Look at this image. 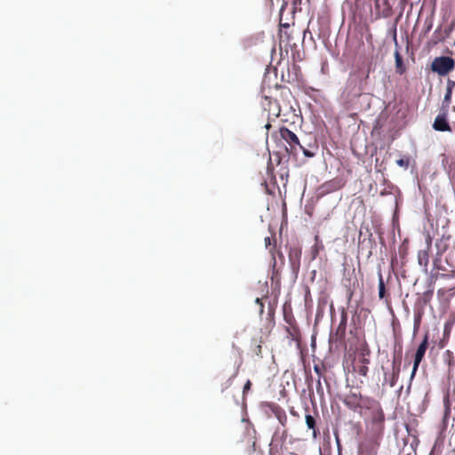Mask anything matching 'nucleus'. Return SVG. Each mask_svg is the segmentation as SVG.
Masks as SVG:
<instances>
[{"instance_id": "obj_1", "label": "nucleus", "mask_w": 455, "mask_h": 455, "mask_svg": "<svg viewBox=\"0 0 455 455\" xmlns=\"http://www.w3.org/2000/svg\"><path fill=\"white\" fill-rule=\"evenodd\" d=\"M272 140L276 144V148H279L278 153H282V150L288 156H296L299 152V147L300 142L298 136L287 127H281L279 130L272 134Z\"/></svg>"}, {"instance_id": "obj_2", "label": "nucleus", "mask_w": 455, "mask_h": 455, "mask_svg": "<svg viewBox=\"0 0 455 455\" xmlns=\"http://www.w3.org/2000/svg\"><path fill=\"white\" fill-rule=\"evenodd\" d=\"M373 397L363 395L360 392H349L345 395L343 403L354 412L363 413V409L368 405Z\"/></svg>"}, {"instance_id": "obj_3", "label": "nucleus", "mask_w": 455, "mask_h": 455, "mask_svg": "<svg viewBox=\"0 0 455 455\" xmlns=\"http://www.w3.org/2000/svg\"><path fill=\"white\" fill-rule=\"evenodd\" d=\"M365 409H372L373 413L371 415H367L366 411H363V414H360L363 417L364 423H385V413L381 407L380 403L373 398Z\"/></svg>"}, {"instance_id": "obj_4", "label": "nucleus", "mask_w": 455, "mask_h": 455, "mask_svg": "<svg viewBox=\"0 0 455 455\" xmlns=\"http://www.w3.org/2000/svg\"><path fill=\"white\" fill-rule=\"evenodd\" d=\"M427 346H428V334L427 333V334H425L423 340L418 347L415 355H414L413 367H412L411 374L410 377V384L408 386V390L411 388V381L413 380V379L416 375V372L419 369V366L425 356L426 351L427 349Z\"/></svg>"}, {"instance_id": "obj_5", "label": "nucleus", "mask_w": 455, "mask_h": 455, "mask_svg": "<svg viewBox=\"0 0 455 455\" xmlns=\"http://www.w3.org/2000/svg\"><path fill=\"white\" fill-rule=\"evenodd\" d=\"M240 366L241 362H235L228 373L225 372V369L219 372L217 378L221 381V391L228 389L232 385L233 380L239 372Z\"/></svg>"}, {"instance_id": "obj_6", "label": "nucleus", "mask_w": 455, "mask_h": 455, "mask_svg": "<svg viewBox=\"0 0 455 455\" xmlns=\"http://www.w3.org/2000/svg\"><path fill=\"white\" fill-rule=\"evenodd\" d=\"M370 349L366 347L361 349V357L355 362L353 366V370L359 376L363 378L368 377L369 364L371 363L369 356Z\"/></svg>"}, {"instance_id": "obj_7", "label": "nucleus", "mask_w": 455, "mask_h": 455, "mask_svg": "<svg viewBox=\"0 0 455 455\" xmlns=\"http://www.w3.org/2000/svg\"><path fill=\"white\" fill-rule=\"evenodd\" d=\"M381 440L364 436L358 445V455H378Z\"/></svg>"}, {"instance_id": "obj_8", "label": "nucleus", "mask_w": 455, "mask_h": 455, "mask_svg": "<svg viewBox=\"0 0 455 455\" xmlns=\"http://www.w3.org/2000/svg\"><path fill=\"white\" fill-rule=\"evenodd\" d=\"M454 60L451 57L435 58L432 63L433 71L439 75H446L454 68Z\"/></svg>"}, {"instance_id": "obj_9", "label": "nucleus", "mask_w": 455, "mask_h": 455, "mask_svg": "<svg viewBox=\"0 0 455 455\" xmlns=\"http://www.w3.org/2000/svg\"><path fill=\"white\" fill-rule=\"evenodd\" d=\"M346 184V181L340 177H335L330 180L323 183L319 188L318 192L320 196H325L327 194L333 193L341 189Z\"/></svg>"}, {"instance_id": "obj_10", "label": "nucleus", "mask_w": 455, "mask_h": 455, "mask_svg": "<svg viewBox=\"0 0 455 455\" xmlns=\"http://www.w3.org/2000/svg\"><path fill=\"white\" fill-rule=\"evenodd\" d=\"M364 436L382 440L385 430V423H364Z\"/></svg>"}, {"instance_id": "obj_11", "label": "nucleus", "mask_w": 455, "mask_h": 455, "mask_svg": "<svg viewBox=\"0 0 455 455\" xmlns=\"http://www.w3.org/2000/svg\"><path fill=\"white\" fill-rule=\"evenodd\" d=\"M347 315L343 314L339 324L337 327L335 333L331 336V339L335 342L344 343L346 329H347Z\"/></svg>"}, {"instance_id": "obj_12", "label": "nucleus", "mask_w": 455, "mask_h": 455, "mask_svg": "<svg viewBox=\"0 0 455 455\" xmlns=\"http://www.w3.org/2000/svg\"><path fill=\"white\" fill-rule=\"evenodd\" d=\"M433 127L435 130L440 132H451V130L445 116L443 115H438L435 117Z\"/></svg>"}, {"instance_id": "obj_13", "label": "nucleus", "mask_w": 455, "mask_h": 455, "mask_svg": "<svg viewBox=\"0 0 455 455\" xmlns=\"http://www.w3.org/2000/svg\"><path fill=\"white\" fill-rule=\"evenodd\" d=\"M430 246H431V239H430V237H428L427 249L426 250H420L418 252V261H419V264L420 266L424 267L425 268L427 267L428 262H429V249H430Z\"/></svg>"}, {"instance_id": "obj_14", "label": "nucleus", "mask_w": 455, "mask_h": 455, "mask_svg": "<svg viewBox=\"0 0 455 455\" xmlns=\"http://www.w3.org/2000/svg\"><path fill=\"white\" fill-rule=\"evenodd\" d=\"M399 376L400 372H398L397 370L391 371L390 372L385 371L384 382L382 385L384 386L385 384H388L390 387H394L398 381Z\"/></svg>"}, {"instance_id": "obj_15", "label": "nucleus", "mask_w": 455, "mask_h": 455, "mask_svg": "<svg viewBox=\"0 0 455 455\" xmlns=\"http://www.w3.org/2000/svg\"><path fill=\"white\" fill-rule=\"evenodd\" d=\"M271 411L274 413V415L275 416V418L277 419V420L279 421V423L283 427H285L287 420H288L285 411L278 405H272Z\"/></svg>"}, {"instance_id": "obj_16", "label": "nucleus", "mask_w": 455, "mask_h": 455, "mask_svg": "<svg viewBox=\"0 0 455 455\" xmlns=\"http://www.w3.org/2000/svg\"><path fill=\"white\" fill-rule=\"evenodd\" d=\"M306 424H307V427L308 429H312L313 437L316 438L319 435L320 432L316 427L315 419L312 415L307 414L306 415Z\"/></svg>"}, {"instance_id": "obj_17", "label": "nucleus", "mask_w": 455, "mask_h": 455, "mask_svg": "<svg viewBox=\"0 0 455 455\" xmlns=\"http://www.w3.org/2000/svg\"><path fill=\"white\" fill-rule=\"evenodd\" d=\"M301 256V251L299 248L293 247L289 251V259L292 266L299 265Z\"/></svg>"}, {"instance_id": "obj_18", "label": "nucleus", "mask_w": 455, "mask_h": 455, "mask_svg": "<svg viewBox=\"0 0 455 455\" xmlns=\"http://www.w3.org/2000/svg\"><path fill=\"white\" fill-rule=\"evenodd\" d=\"M286 331L291 340L299 341L300 338V331L297 324H291L286 327Z\"/></svg>"}, {"instance_id": "obj_19", "label": "nucleus", "mask_w": 455, "mask_h": 455, "mask_svg": "<svg viewBox=\"0 0 455 455\" xmlns=\"http://www.w3.org/2000/svg\"><path fill=\"white\" fill-rule=\"evenodd\" d=\"M269 253L271 254L272 256V260H273V268H275V266H276V259H275V256L277 255L279 259L281 260V263L282 265L284 264V256L283 254L282 251H277L276 250V247H275V243H274V245L269 249Z\"/></svg>"}, {"instance_id": "obj_20", "label": "nucleus", "mask_w": 455, "mask_h": 455, "mask_svg": "<svg viewBox=\"0 0 455 455\" xmlns=\"http://www.w3.org/2000/svg\"><path fill=\"white\" fill-rule=\"evenodd\" d=\"M395 60L396 72L400 75L403 74L405 72V66L403 61V57L397 50L395 52Z\"/></svg>"}, {"instance_id": "obj_21", "label": "nucleus", "mask_w": 455, "mask_h": 455, "mask_svg": "<svg viewBox=\"0 0 455 455\" xmlns=\"http://www.w3.org/2000/svg\"><path fill=\"white\" fill-rule=\"evenodd\" d=\"M379 298L380 299H386L387 302H388V296L386 292V287L384 279L381 273H379Z\"/></svg>"}, {"instance_id": "obj_22", "label": "nucleus", "mask_w": 455, "mask_h": 455, "mask_svg": "<svg viewBox=\"0 0 455 455\" xmlns=\"http://www.w3.org/2000/svg\"><path fill=\"white\" fill-rule=\"evenodd\" d=\"M444 357L449 366V369L453 368L455 364L453 353L450 350H446L444 353Z\"/></svg>"}, {"instance_id": "obj_23", "label": "nucleus", "mask_w": 455, "mask_h": 455, "mask_svg": "<svg viewBox=\"0 0 455 455\" xmlns=\"http://www.w3.org/2000/svg\"><path fill=\"white\" fill-rule=\"evenodd\" d=\"M253 341L255 342V347L253 348V353L258 355V356H261V350H262V347H261V343L263 342L261 338L259 339H254Z\"/></svg>"}, {"instance_id": "obj_24", "label": "nucleus", "mask_w": 455, "mask_h": 455, "mask_svg": "<svg viewBox=\"0 0 455 455\" xmlns=\"http://www.w3.org/2000/svg\"><path fill=\"white\" fill-rule=\"evenodd\" d=\"M420 323H421V314L418 313L414 316V324H413V332L414 333H416L419 331V329L420 327Z\"/></svg>"}, {"instance_id": "obj_25", "label": "nucleus", "mask_w": 455, "mask_h": 455, "mask_svg": "<svg viewBox=\"0 0 455 455\" xmlns=\"http://www.w3.org/2000/svg\"><path fill=\"white\" fill-rule=\"evenodd\" d=\"M396 371L398 372L401 371V360L400 358H396V357H394L393 359V362H392V371Z\"/></svg>"}, {"instance_id": "obj_26", "label": "nucleus", "mask_w": 455, "mask_h": 455, "mask_svg": "<svg viewBox=\"0 0 455 455\" xmlns=\"http://www.w3.org/2000/svg\"><path fill=\"white\" fill-rule=\"evenodd\" d=\"M396 164H397V165L406 169L409 166V160L401 158L396 161Z\"/></svg>"}, {"instance_id": "obj_27", "label": "nucleus", "mask_w": 455, "mask_h": 455, "mask_svg": "<svg viewBox=\"0 0 455 455\" xmlns=\"http://www.w3.org/2000/svg\"><path fill=\"white\" fill-rule=\"evenodd\" d=\"M255 301L259 305V313L260 315H262L264 313V304L262 302V299L259 298H257Z\"/></svg>"}, {"instance_id": "obj_28", "label": "nucleus", "mask_w": 455, "mask_h": 455, "mask_svg": "<svg viewBox=\"0 0 455 455\" xmlns=\"http://www.w3.org/2000/svg\"><path fill=\"white\" fill-rule=\"evenodd\" d=\"M451 97V87L448 86L447 92H446L445 96H444V102L450 103Z\"/></svg>"}, {"instance_id": "obj_29", "label": "nucleus", "mask_w": 455, "mask_h": 455, "mask_svg": "<svg viewBox=\"0 0 455 455\" xmlns=\"http://www.w3.org/2000/svg\"><path fill=\"white\" fill-rule=\"evenodd\" d=\"M299 149H301L304 156L307 157L314 156V154L312 152H310L309 150H307V148H305L301 144H300V147H299Z\"/></svg>"}, {"instance_id": "obj_30", "label": "nucleus", "mask_w": 455, "mask_h": 455, "mask_svg": "<svg viewBox=\"0 0 455 455\" xmlns=\"http://www.w3.org/2000/svg\"><path fill=\"white\" fill-rule=\"evenodd\" d=\"M284 320L286 321V323L289 324V325H291V324H295L296 322H295V319L292 315H284Z\"/></svg>"}, {"instance_id": "obj_31", "label": "nucleus", "mask_w": 455, "mask_h": 455, "mask_svg": "<svg viewBox=\"0 0 455 455\" xmlns=\"http://www.w3.org/2000/svg\"><path fill=\"white\" fill-rule=\"evenodd\" d=\"M251 380H247L243 386V395H245L251 389Z\"/></svg>"}, {"instance_id": "obj_32", "label": "nucleus", "mask_w": 455, "mask_h": 455, "mask_svg": "<svg viewBox=\"0 0 455 455\" xmlns=\"http://www.w3.org/2000/svg\"><path fill=\"white\" fill-rule=\"evenodd\" d=\"M264 243H265L266 247L268 248V250L274 245V244H272L271 237H268V236L265 237Z\"/></svg>"}, {"instance_id": "obj_33", "label": "nucleus", "mask_w": 455, "mask_h": 455, "mask_svg": "<svg viewBox=\"0 0 455 455\" xmlns=\"http://www.w3.org/2000/svg\"><path fill=\"white\" fill-rule=\"evenodd\" d=\"M316 390H317V393H323V387H322L320 379H318V380H317Z\"/></svg>"}, {"instance_id": "obj_34", "label": "nucleus", "mask_w": 455, "mask_h": 455, "mask_svg": "<svg viewBox=\"0 0 455 455\" xmlns=\"http://www.w3.org/2000/svg\"><path fill=\"white\" fill-rule=\"evenodd\" d=\"M314 370H315V373H317V375L319 377L318 379H321L322 371H321L320 367L318 365H315Z\"/></svg>"}, {"instance_id": "obj_35", "label": "nucleus", "mask_w": 455, "mask_h": 455, "mask_svg": "<svg viewBox=\"0 0 455 455\" xmlns=\"http://www.w3.org/2000/svg\"><path fill=\"white\" fill-rule=\"evenodd\" d=\"M432 28V22H429L427 27H426V29H425V35L427 34Z\"/></svg>"}, {"instance_id": "obj_36", "label": "nucleus", "mask_w": 455, "mask_h": 455, "mask_svg": "<svg viewBox=\"0 0 455 455\" xmlns=\"http://www.w3.org/2000/svg\"><path fill=\"white\" fill-rule=\"evenodd\" d=\"M363 411H366L367 415H371L373 413L372 409H363Z\"/></svg>"}, {"instance_id": "obj_37", "label": "nucleus", "mask_w": 455, "mask_h": 455, "mask_svg": "<svg viewBox=\"0 0 455 455\" xmlns=\"http://www.w3.org/2000/svg\"><path fill=\"white\" fill-rule=\"evenodd\" d=\"M266 129L267 130H269L271 128V124L269 123H267L266 125H265Z\"/></svg>"}, {"instance_id": "obj_38", "label": "nucleus", "mask_w": 455, "mask_h": 455, "mask_svg": "<svg viewBox=\"0 0 455 455\" xmlns=\"http://www.w3.org/2000/svg\"><path fill=\"white\" fill-rule=\"evenodd\" d=\"M316 254H318V250L315 248V249L314 250V257H315V256H316Z\"/></svg>"}, {"instance_id": "obj_39", "label": "nucleus", "mask_w": 455, "mask_h": 455, "mask_svg": "<svg viewBox=\"0 0 455 455\" xmlns=\"http://www.w3.org/2000/svg\"><path fill=\"white\" fill-rule=\"evenodd\" d=\"M281 26L284 27V28H289V24H287V23L286 24H282Z\"/></svg>"}]
</instances>
